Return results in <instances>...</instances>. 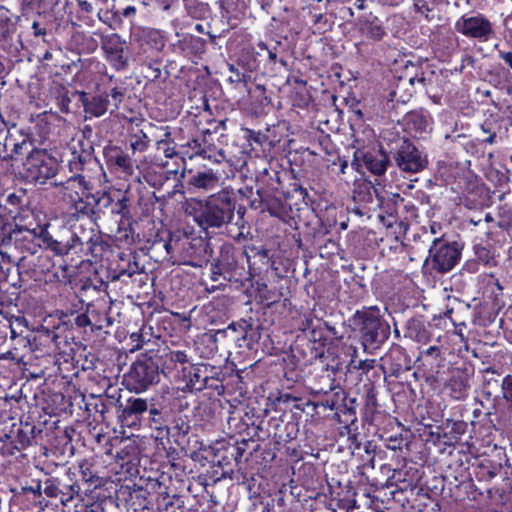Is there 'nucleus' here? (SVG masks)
I'll use <instances>...</instances> for the list:
<instances>
[{"instance_id": "37998d69", "label": "nucleus", "mask_w": 512, "mask_h": 512, "mask_svg": "<svg viewBox=\"0 0 512 512\" xmlns=\"http://www.w3.org/2000/svg\"><path fill=\"white\" fill-rule=\"evenodd\" d=\"M83 319L87 320L86 317H79V321H82Z\"/></svg>"}, {"instance_id": "0eeeda50", "label": "nucleus", "mask_w": 512, "mask_h": 512, "mask_svg": "<svg viewBox=\"0 0 512 512\" xmlns=\"http://www.w3.org/2000/svg\"><path fill=\"white\" fill-rule=\"evenodd\" d=\"M395 161L400 170L408 173H418L428 164L426 155L408 141H404L399 147Z\"/></svg>"}, {"instance_id": "9b49d317", "label": "nucleus", "mask_w": 512, "mask_h": 512, "mask_svg": "<svg viewBox=\"0 0 512 512\" xmlns=\"http://www.w3.org/2000/svg\"><path fill=\"white\" fill-rule=\"evenodd\" d=\"M388 327L381 322L378 316L373 313H365L362 319L361 332L365 339L370 342L384 338Z\"/></svg>"}, {"instance_id": "6ab92c4d", "label": "nucleus", "mask_w": 512, "mask_h": 512, "mask_svg": "<svg viewBox=\"0 0 512 512\" xmlns=\"http://www.w3.org/2000/svg\"><path fill=\"white\" fill-rule=\"evenodd\" d=\"M13 32V23L7 16H0V42L6 40Z\"/></svg>"}, {"instance_id": "e433bc0d", "label": "nucleus", "mask_w": 512, "mask_h": 512, "mask_svg": "<svg viewBox=\"0 0 512 512\" xmlns=\"http://www.w3.org/2000/svg\"><path fill=\"white\" fill-rule=\"evenodd\" d=\"M244 211H245V209H244V208L239 207V209L237 210V213H238V214L243 215V214H244Z\"/></svg>"}, {"instance_id": "20e7f679", "label": "nucleus", "mask_w": 512, "mask_h": 512, "mask_svg": "<svg viewBox=\"0 0 512 512\" xmlns=\"http://www.w3.org/2000/svg\"><path fill=\"white\" fill-rule=\"evenodd\" d=\"M58 185L61 187L62 201L70 207L73 214L84 213L87 208L84 197L89 195L90 190L85 177L76 175Z\"/></svg>"}, {"instance_id": "412c9836", "label": "nucleus", "mask_w": 512, "mask_h": 512, "mask_svg": "<svg viewBox=\"0 0 512 512\" xmlns=\"http://www.w3.org/2000/svg\"><path fill=\"white\" fill-rule=\"evenodd\" d=\"M47 249H50L57 255H65L69 252L70 247L67 244L54 239L51 243L48 244Z\"/></svg>"}, {"instance_id": "c756f323", "label": "nucleus", "mask_w": 512, "mask_h": 512, "mask_svg": "<svg viewBox=\"0 0 512 512\" xmlns=\"http://www.w3.org/2000/svg\"><path fill=\"white\" fill-rule=\"evenodd\" d=\"M164 153H165L166 157L171 158L175 154V150H174V148L166 147V148H164Z\"/></svg>"}, {"instance_id": "f3484780", "label": "nucleus", "mask_w": 512, "mask_h": 512, "mask_svg": "<svg viewBox=\"0 0 512 512\" xmlns=\"http://www.w3.org/2000/svg\"><path fill=\"white\" fill-rule=\"evenodd\" d=\"M365 31L367 35L374 40H380L385 34L384 29L377 18L366 24Z\"/></svg>"}, {"instance_id": "423d86ee", "label": "nucleus", "mask_w": 512, "mask_h": 512, "mask_svg": "<svg viewBox=\"0 0 512 512\" xmlns=\"http://www.w3.org/2000/svg\"><path fill=\"white\" fill-rule=\"evenodd\" d=\"M58 170L56 160L44 153L32 154L26 162L27 177L35 183L44 184L54 177Z\"/></svg>"}, {"instance_id": "c03bdc74", "label": "nucleus", "mask_w": 512, "mask_h": 512, "mask_svg": "<svg viewBox=\"0 0 512 512\" xmlns=\"http://www.w3.org/2000/svg\"><path fill=\"white\" fill-rule=\"evenodd\" d=\"M466 4H470V0H463Z\"/></svg>"}, {"instance_id": "f8f14e48", "label": "nucleus", "mask_w": 512, "mask_h": 512, "mask_svg": "<svg viewBox=\"0 0 512 512\" xmlns=\"http://www.w3.org/2000/svg\"><path fill=\"white\" fill-rule=\"evenodd\" d=\"M147 409L148 404L146 400L130 397L127 400V405L122 410L123 421H126L128 426L135 425L138 417L146 412Z\"/></svg>"}, {"instance_id": "1a4fd4ad", "label": "nucleus", "mask_w": 512, "mask_h": 512, "mask_svg": "<svg viewBox=\"0 0 512 512\" xmlns=\"http://www.w3.org/2000/svg\"><path fill=\"white\" fill-rule=\"evenodd\" d=\"M101 45L108 60L116 69H124L127 66V61L124 57L125 40L120 35L112 33L104 36L101 40Z\"/></svg>"}, {"instance_id": "b1692460", "label": "nucleus", "mask_w": 512, "mask_h": 512, "mask_svg": "<svg viewBox=\"0 0 512 512\" xmlns=\"http://www.w3.org/2000/svg\"><path fill=\"white\" fill-rule=\"evenodd\" d=\"M500 58H502L509 66L510 69H512V52H502L499 53Z\"/></svg>"}, {"instance_id": "6e6552de", "label": "nucleus", "mask_w": 512, "mask_h": 512, "mask_svg": "<svg viewBox=\"0 0 512 512\" xmlns=\"http://www.w3.org/2000/svg\"><path fill=\"white\" fill-rule=\"evenodd\" d=\"M158 377V368L148 361L135 362L129 373V380L133 384V389L138 393L156 383Z\"/></svg>"}, {"instance_id": "393cba45", "label": "nucleus", "mask_w": 512, "mask_h": 512, "mask_svg": "<svg viewBox=\"0 0 512 512\" xmlns=\"http://www.w3.org/2000/svg\"><path fill=\"white\" fill-rule=\"evenodd\" d=\"M423 354L426 356L438 357L440 355V349L437 346H430L423 352Z\"/></svg>"}, {"instance_id": "c9c22d12", "label": "nucleus", "mask_w": 512, "mask_h": 512, "mask_svg": "<svg viewBox=\"0 0 512 512\" xmlns=\"http://www.w3.org/2000/svg\"><path fill=\"white\" fill-rule=\"evenodd\" d=\"M164 247H165L166 251L169 253V252H170V249H171V244H170V242H166V243L164 244Z\"/></svg>"}, {"instance_id": "dca6fc26", "label": "nucleus", "mask_w": 512, "mask_h": 512, "mask_svg": "<svg viewBox=\"0 0 512 512\" xmlns=\"http://www.w3.org/2000/svg\"><path fill=\"white\" fill-rule=\"evenodd\" d=\"M448 387L454 398L462 399L467 394L468 385L462 376L452 377L449 381Z\"/></svg>"}, {"instance_id": "ea45409f", "label": "nucleus", "mask_w": 512, "mask_h": 512, "mask_svg": "<svg viewBox=\"0 0 512 512\" xmlns=\"http://www.w3.org/2000/svg\"><path fill=\"white\" fill-rule=\"evenodd\" d=\"M323 15L319 14L316 16V22H319L322 19Z\"/></svg>"}, {"instance_id": "a18cd8bd", "label": "nucleus", "mask_w": 512, "mask_h": 512, "mask_svg": "<svg viewBox=\"0 0 512 512\" xmlns=\"http://www.w3.org/2000/svg\"><path fill=\"white\" fill-rule=\"evenodd\" d=\"M510 161L512 162V155L510 156Z\"/></svg>"}, {"instance_id": "f704fd0d", "label": "nucleus", "mask_w": 512, "mask_h": 512, "mask_svg": "<svg viewBox=\"0 0 512 512\" xmlns=\"http://www.w3.org/2000/svg\"><path fill=\"white\" fill-rule=\"evenodd\" d=\"M269 58L271 60L275 61L276 60V54L274 52H272V51H269Z\"/></svg>"}, {"instance_id": "7c9ffc66", "label": "nucleus", "mask_w": 512, "mask_h": 512, "mask_svg": "<svg viewBox=\"0 0 512 512\" xmlns=\"http://www.w3.org/2000/svg\"><path fill=\"white\" fill-rule=\"evenodd\" d=\"M365 0H356L355 1V6L360 9V10H363L365 9Z\"/></svg>"}, {"instance_id": "cd10ccee", "label": "nucleus", "mask_w": 512, "mask_h": 512, "mask_svg": "<svg viewBox=\"0 0 512 512\" xmlns=\"http://www.w3.org/2000/svg\"><path fill=\"white\" fill-rule=\"evenodd\" d=\"M136 13V8L134 6H127L124 10H123V16L125 17H129L131 15H134Z\"/></svg>"}, {"instance_id": "2f4dec72", "label": "nucleus", "mask_w": 512, "mask_h": 512, "mask_svg": "<svg viewBox=\"0 0 512 512\" xmlns=\"http://www.w3.org/2000/svg\"><path fill=\"white\" fill-rule=\"evenodd\" d=\"M347 167H348V163H347V161H345V160H344V161H341V163H340V172H341L342 174H345V172H346V171H345V169H346Z\"/></svg>"}, {"instance_id": "f257e3e1", "label": "nucleus", "mask_w": 512, "mask_h": 512, "mask_svg": "<svg viewBox=\"0 0 512 512\" xmlns=\"http://www.w3.org/2000/svg\"><path fill=\"white\" fill-rule=\"evenodd\" d=\"M236 206L229 191L222 190L205 199L191 198L186 202V212L203 229L221 228L234 219Z\"/></svg>"}, {"instance_id": "4be33fe9", "label": "nucleus", "mask_w": 512, "mask_h": 512, "mask_svg": "<svg viewBox=\"0 0 512 512\" xmlns=\"http://www.w3.org/2000/svg\"><path fill=\"white\" fill-rule=\"evenodd\" d=\"M58 487L54 484L53 480H46L45 481V487H44V493L48 497H57L58 496Z\"/></svg>"}, {"instance_id": "4c0bfd02", "label": "nucleus", "mask_w": 512, "mask_h": 512, "mask_svg": "<svg viewBox=\"0 0 512 512\" xmlns=\"http://www.w3.org/2000/svg\"><path fill=\"white\" fill-rule=\"evenodd\" d=\"M199 377V374L196 372L193 374V378H191V380L193 381V379L195 378V380L198 381Z\"/></svg>"}, {"instance_id": "bb28decb", "label": "nucleus", "mask_w": 512, "mask_h": 512, "mask_svg": "<svg viewBox=\"0 0 512 512\" xmlns=\"http://www.w3.org/2000/svg\"><path fill=\"white\" fill-rule=\"evenodd\" d=\"M32 29L34 31V35L35 36H40V35H44L45 34V30L40 28V25L38 22H33L32 24Z\"/></svg>"}, {"instance_id": "ddd939ff", "label": "nucleus", "mask_w": 512, "mask_h": 512, "mask_svg": "<svg viewBox=\"0 0 512 512\" xmlns=\"http://www.w3.org/2000/svg\"><path fill=\"white\" fill-rule=\"evenodd\" d=\"M219 177L212 170L198 172L189 179V184L197 189L205 191L213 190L217 187Z\"/></svg>"}, {"instance_id": "f03ea898", "label": "nucleus", "mask_w": 512, "mask_h": 512, "mask_svg": "<svg viewBox=\"0 0 512 512\" xmlns=\"http://www.w3.org/2000/svg\"><path fill=\"white\" fill-rule=\"evenodd\" d=\"M461 257V247L458 243L434 239L429 250L428 264L438 273H446L453 269Z\"/></svg>"}, {"instance_id": "a211bd4d", "label": "nucleus", "mask_w": 512, "mask_h": 512, "mask_svg": "<svg viewBox=\"0 0 512 512\" xmlns=\"http://www.w3.org/2000/svg\"><path fill=\"white\" fill-rule=\"evenodd\" d=\"M113 162L126 173H132L133 165L130 157L124 153H118L113 156Z\"/></svg>"}, {"instance_id": "4468645a", "label": "nucleus", "mask_w": 512, "mask_h": 512, "mask_svg": "<svg viewBox=\"0 0 512 512\" xmlns=\"http://www.w3.org/2000/svg\"><path fill=\"white\" fill-rule=\"evenodd\" d=\"M407 123L416 132H427L432 129V118L428 112L419 110L407 115Z\"/></svg>"}, {"instance_id": "5701e85b", "label": "nucleus", "mask_w": 512, "mask_h": 512, "mask_svg": "<svg viewBox=\"0 0 512 512\" xmlns=\"http://www.w3.org/2000/svg\"><path fill=\"white\" fill-rule=\"evenodd\" d=\"M503 389L505 390V398L512 401V379L509 376L503 380Z\"/></svg>"}, {"instance_id": "aec40b11", "label": "nucleus", "mask_w": 512, "mask_h": 512, "mask_svg": "<svg viewBox=\"0 0 512 512\" xmlns=\"http://www.w3.org/2000/svg\"><path fill=\"white\" fill-rule=\"evenodd\" d=\"M31 232L36 237L41 239L42 243L45 245L46 248H47L48 244L51 243L54 240V238L52 237V235L48 231L47 225L37 226Z\"/></svg>"}, {"instance_id": "a19ab883", "label": "nucleus", "mask_w": 512, "mask_h": 512, "mask_svg": "<svg viewBox=\"0 0 512 512\" xmlns=\"http://www.w3.org/2000/svg\"><path fill=\"white\" fill-rule=\"evenodd\" d=\"M401 1H402V0H394V1H392V2H391V4H393V5H397V4H398V3H400Z\"/></svg>"}, {"instance_id": "a878e982", "label": "nucleus", "mask_w": 512, "mask_h": 512, "mask_svg": "<svg viewBox=\"0 0 512 512\" xmlns=\"http://www.w3.org/2000/svg\"><path fill=\"white\" fill-rule=\"evenodd\" d=\"M79 7H80L81 11H83L85 13H91L93 11V7H92L91 3H89L86 0L80 1Z\"/></svg>"}, {"instance_id": "79ce46f5", "label": "nucleus", "mask_w": 512, "mask_h": 512, "mask_svg": "<svg viewBox=\"0 0 512 512\" xmlns=\"http://www.w3.org/2000/svg\"><path fill=\"white\" fill-rule=\"evenodd\" d=\"M150 413H151V414H157V413H158V411H157L156 409H151V410H150Z\"/></svg>"}, {"instance_id": "9d476101", "label": "nucleus", "mask_w": 512, "mask_h": 512, "mask_svg": "<svg viewBox=\"0 0 512 512\" xmlns=\"http://www.w3.org/2000/svg\"><path fill=\"white\" fill-rule=\"evenodd\" d=\"M356 160L362 159L365 167L376 175L385 173L388 165V156L382 151H372L364 153L357 150L354 153Z\"/></svg>"}, {"instance_id": "c85d7f7f", "label": "nucleus", "mask_w": 512, "mask_h": 512, "mask_svg": "<svg viewBox=\"0 0 512 512\" xmlns=\"http://www.w3.org/2000/svg\"><path fill=\"white\" fill-rule=\"evenodd\" d=\"M175 360H176V361H178V362H182V363H184V362H186V361H187V356H186V354H185V353H183V352H177V353L175 354Z\"/></svg>"}, {"instance_id": "2eb2a0df", "label": "nucleus", "mask_w": 512, "mask_h": 512, "mask_svg": "<svg viewBox=\"0 0 512 512\" xmlns=\"http://www.w3.org/2000/svg\"><path fill=\"white\" fill-rule=\"evenodd\" d=\"M143 41L155 50H161L165 46V38L161 31L146 29L142 31Z\"/></svg>"}, {"instance_id": "58836bf2", "label": "nucleus", "mask_w": 512, "mask_h": 512, "mask_svg": "<svg viewBox=\"0 0 512 512\" xmlns=\"http://www.w3.org/2000/svg\"><path fill=\"white\" fill-rule=\"evenodd\" d=\"M51 58V53L47 52L45 55H44V59L48 60Z\"/></svg>"}, {"instance_id": "7ed1b4c3", "label": "nucleus", "mask_w": 512, "mask_h": 512, "mask_svg": "<svg viewBox=\"0 0 512 512\" xmlns=\"http://www.w3.org/2000/svg\"><path fill=\"white\" fill-rule=\"evenodd\" d=\"M455 30L467 38L489 41L495 34L493 24L483 14H465L455 22Z\"/></svg>"}, {"instance_id": "39448f33", "label": "nucleus", "mask_w": 512, "mask_h": 512, "mask_svg": "<svg viewBox=\"0 0 512 512\" xmlns=\"http://www.w3.org/2000/svg\"><path fill=\"white\" fill-rule=\"evenodd\" d=\"M124 99V91L119 88H113L107 94H99L90 98L83 99L84 111L93 117L103 116L109 109L110 113H114Z\"/></svg>"}, {"instance_id": "72a5a7b5", "label": "nucleus", "mask_w": 512, "mask_h": 512, "mask_svg": "<svg viewBox=\"0 0 512 512\" xmlns=\"http://www.w3.org/2000/svg\"><path fill=\"white\" fill-rule=\"evenodd\" d=\"M158 149H160L162 146H167V143L163 140L157 142Z\"/></svg>"}, {"instance_id": "473e14b6", "label": "nucleus", "mask_w": 512, "mask_h": 512, "mask_svg": "<svg viewBox=\"0 0 512 512\" xmlns=\"http://www.w3.org/2000/svg\"><path fill=\"white\" fill-rule=\"evenodd\" d=\"M495 138H496V134L495 133H492L490 134V136L485 140V142L489 143V144H493L494 141H495Z\"/></svg>"}]
</instances>
